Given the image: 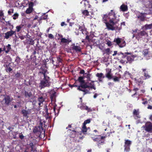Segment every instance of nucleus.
Wrapping results in <instances>:
<instances>
[{
    "mask_svg": "<svg viewBox=\"0 0 152 152\" xmlns=\"http://www.w3.org/2000/svg\"><path fill=\"white\" fill-rule=\"evenodd\" d=\"M84 77L80 76L77 80L80 83V86L77 88V90L83 92L84 95L86 94H90V89H93L96 90V89L94 84H92L91 83L85 82L84 80Z\"/></svg>",
    "mask_w": 152,
    "mask_h": 152,
    "instance_id": "nucleus-1",
    "label": "nucleus"
},
{
    "mask_svg": "<svg viewBox=\"0 0 152 152\" xmlns=\"http://www.w3.org/2000/svg\"><path fill=\"white\" fill-rule=\"evenodd\" d=\"M118 55H121L122 59L120 62L122 64H131L134 61V56L133 55H132L130 53H123L120 52L118 53Z\"/></svg>",
    "mask_w": 152,
    "mask_h": 152,
    "instance_id": "nucleus-2",
    "label": "nucleus"
},
{
    "mask_svg": "<svg viewBox=\"0 0 152 152\" xmlns=\"http://www.w3.org/2000/svg\"><path fill=\"white\" fill-rule=\"evenodd\" d=\"M109 19V16L108 15L106 14L103 15L102 16V21L105 23L107 28L108 30L114 31L115 30V28H118L117 27H115L114 26V24L115 21L113 20L109 19L108 22L107 21L108 19Z\"/></svg>",
    "mask_w": 152,
    "mask_h": 152,
    "instance_id": "nucleus-3",
    "label": "nucleus"
},
{
    "mask_svg": "<svg viewBox=\"0 0 152 152\" xmlns=\"http://www.w3.org/2000/svg\"><path fill=\"white\" fill-rule=\"evenodd\" d=\"M50 77L48 76H44V77L40 81L39 86L41 89L46 87H49L50 84Z\"/></svg>",
    "mask_w": 152,
    "mask_h": 152,
    "instance_id": "nucleus-4",
    "label": "nucleus"
},
{
    "mask_svg": "<svg viewBox=\"0 0 152 152\" xmlns=\"http://www.w3.org/2000/svg\"><path fill=\"white\" fill-rule=\"evenodd\" d=\"M12 98L9 95H6L1 102V104L6 106H9L12 100Z\"/></svg>",
    "mask_w": 152,
    "mask_h": 152,
    "instance_id": "nucleus-5",
    "label": "nucleus"
},
{
    "mask_svg": "<svg viewBox=\"0 0 152 152\" xmlns=\"http://www.w3.org/2000/svg\"><path fill=\"white\" fill-rule=\"evenodd\" d=\"M46 127V126L41 121L39 126L38 127H35L33 129V132L34 133L40 134L41 131L44 130L43 127Z\"/></svg>",
    "mask_w": 152,
    "mask_h": 152,
    "instance_id": "nucleus-6",
    "label": "nucleus"
},
{
    "mask_svg": "<svg viewBox=\"0 0 152 152\" xmlns=\"http://www.w3.org/2000/svg\"><path fill=\"white\" fill-rule=\"evenodd\" d=\"M108 15L109 16V19H113V20L115 21L114 23H115L114 24V26L115 25L118 23L119 20L116 19L115 13L113 10H111L109 12Z\"/></svg>",
    "mask_w": 152,
    "mask_h": 152,
    "instance_id": "nucleus-7",
    "label": "nucleus"
},
{
    "mask_svg": "<svg viewBox=\"0 0 152 152\" xmlns=\"http://www.w3.org/2000/svg\"><path fill=\"white\" fill-rule=\"evenodd\" d=\"M143 127L147 132L149 133L152 132V123L150 122H147Z\"/></svg>",
    "mask_w": 152,
    "mask_h": 152,
    "instance_id": "nucleus-8",
    "label": "nucleus"
},
{
    "mask_svg": "<svg viewBox=\"0 0 152 152\" xmlns=\"http://www.w3.org/2000/svg\"><path fill=\"white\" fill-rule=\"evenodd\" d=\"M58 35L60 38H61V43L68 45L69 43L72 42V40L70 38L66 39L65 38H63L62 35L59 34H58Z\"/></svg>",
    "mask_w": 152,
    "mask_h": 152,
    "instance_id": "nucleus-9",
    "label": "nucleus"
},
{
    "mask_svg": "<svg viewBox=\"0 0 152 152\" xmlns=\"http://www.w3.org/2000/svg\"><path fill=\"white\" fill-rule=\"evenodd\" d=\"M34 5V3L31 1H28V7L26 11V13L27 14H29L31 13L34 10L33 7Z\"/></svg>",
    "mask_w": 152,
    "mask_h": 152,
    "instance_id": "nucleus-10",
    "label": "nucleus"
},
{
    "mask_svg": "<svg viewBox=\"0 0 152 152\" xmlns=\"http://www.w3.org/2000/svg\"><path fill=\"white\" fill-rule=\"evenodd\" d=\"M78 107H79L81 110H85L87 111L88 112H90L92 111V110L90 108L86 106V104L82 102L77 105Z\"/></svg>",
    "mask_w": 152,
    "mask_h": 152,
    "instance_id": "nucleus-11",
    "label": "nucleus"
},
{
    "mask_svg": "<svg viewBox=\"0 0 152 152\" xmlns=\"http://www.w3.org/2000/svg\"><path fill=\"white\" fill-rule=\"evenodd\" d=\"M33 111V109H28L27 110L23 109L21 110V113L24 117L28 118L29 117L28 115L31 114Z\"/></svg>",
    "mask_w": 152,
    "mask_h": 152,
    "instance_id": "nucleus-12",
    "label": "nucleus"
},
{
    "mask_svg": "<svg viewBox=\"0 0 152 152\" xmlns=\"http://www.w3.org/2000/svg\"><path fill=\"white\" fill-rule=\"evenodd\" d=\"M125 145H124V150L125 152H128L129 151L130 145L131 144V141L129 140H125Z\"/></svg>",
    "mask_w": 152,
    "mask_h": 152,
    "instance_id": "nucleus-13",
    "label": "nucleus"
},
{
    "mask_svg": "<svg viewBox=\"0 0 152 152\" xmlns=\"http://www.w3.org/2000/svg\"><path fill=\"white\" fill-rule=\"evenodd\" d=\"M106 74H105V77L109 80H111L113 79V75L112 73L111 69H106Z\"/></svg>",
    "mask_w": 152,
    "mask_h": 152,
    "instance_id": "nucleus-14",
    "label": "nucleus"
},
{
    "mask_svg": "<svg viewBox=\"0 0 152 152\" xmlns=\"http://www.w3.org/2000/svg\"><path fill=\"white\" fill-rule=\"evenodd\" d=\"M14 34L15 36H16L15 31L11 30L10 31H8L5 34V38L6 39H8L10 37H12Z\"/></svg>",
    "mask_w": 152,
    "mask_h": 152,
    "instance_id": "nucleus-15",
    "label": "nucleus"
},
{
    "mask_svg": "<svg viewBox=\"0 0 152 152\" xmlns=\"http://www.w3.org/2000/svg\"><path fill=\"white\" fill-rule=\"evenodd\" d=\"M146 14L145 13H140V14L137 15V18L140 21H144L145 20Z\"/></svg>",
    "mask_w": 152,
    "mask_h": 152,
    "instance_id": "nucleus-16",
    "label": "nucleus"
},
{
    "mask_svg": "<svg viewBox=\"0 0 152 152\" xmlns=\"http://www.w3.org/2000/svg\"><path fill=\"white\" fill-rule=\"evenodd\" d=\"M113 42H115L116 43V44L118 45L120 48L123 47L125 45L124 41V42L123 44L124 45L120 44L121 42V39L119 38H115L114 39Z\"/></svg>",
    "mask_w": 152,
    "mask_h": 152,
    "instance_id": "nucleus-17",
    "label": "nucleus"
},
{
    "mask_svg": "<svg viewBox=\"0 0 152 152\" xmlns=\"http://www.w3.org/2000/svg\"><path fill=\"white\" fill-rule=\"evenodd\" d=\"M72 50H75L76 52H81V49L80 46L75 45L74 43L72 44Z\"/></svg>",
    "mask_w": 152,
    "mask_h": 152,
    "instance_id": "nucleus-18",
    "label": "nucleus"
},
{
    "mask_svg": "<svg viewBox=\"0 0 152 152\" xmlns=\"http://www.w3.org/2000/svg\"><path fill=\"white\" fill-rule=\"evenodd\" d=\"M45 98L42 96H40L38 97L37 100L39 102L38 104L39 107L42 106L43 102L45 101Z\"/></svg>",
    "mask_w": 152,
    "mask_h": 152,
    "instance_id": "nucleus-19",
    "label": "nucleus"
},
{
    "mask_svg": "<svg viewBox=\"0 0 152 152\" xmlns=\"http://www.w3.org/2000/svg\"><path fill=\"white\" fill-rule=\"evenodd\" d=\"M67 132L70 133L69 136L71 137L74 138L76 137L77 132L75 130L69 129L67 131Z\"/></svg>",
    "mask_w": 152,
    "mask_h": 152,
    "instance_id": "nucleus-20",
    "label": "nucleus"
},
{
    "mask_svg": "<svg viewBox=\"0 0 152 152\" xmlns=\"http://www.w3.org/2000/svg\"><path fill=\"white\" fill-rule=\"evenodd\" d=\"M105 138V136H101V135H98L96 136V137L95 138L92 137V139L94 141L98 142L99 140L104 139Z\"/></svg>",
    "mask_w": 152,
    "mask_h": 152,
    "instance_id": "nucleus-21",
    "label": "nucleus"
},
{
    "mask_svg": "<svg viewBox=\"0 0 152 152\" xmlns=\"http://www.w3.org/2000/svg\"><path fill=\"white\" fill-rule=\"evenodd\" d=\"M152 28V23L149 24H146L144 26H142L141 29L146 30L148 29H151Z\"/></svg>",
    "mask_w": 152,
    "mask_h": 152,
    "instance_id": "nucleus-22",
    "label": "nucleus"
},
{
    "mask_svg": "<svg viewBox=\"0 0 152 152\" xmlns=\"http://www.w3.org/2000/svg\"><path fill=\"white\" fill-rule=\"evenodd\" d=\"M147 33L144 31H141L138 32L136 36L137 37L141 38L143 36H145V34H147Z\"/></svg>",
    "mask_w": 152,
    "mask_h": 152,
    "instance_id": "nucleus-23",
    "label": "nucleus"
},
{
    "mask_svg": "<svg viewBox=\"0 0 152 152\" xmlns=\"http://www.w3.org/2000/svg\"><path fill=\"white\" fill-rule=\"evenodd\" d=\"M84 77L86 78L87 79V81H91V74L89 73V72L88 71V73H85Z\"/></svg>",
    "mask_w": 152,
    "mask_h": 152,
    "instance_id": "nucleus-24",
    "label": "nucleus"
},
{
    "mask_svg": "<svg viewBox=\"0 0 152 152\" xmlns=\"http://www.w3.org/2000/svg\"><path fill=\"white\" fill-rule=\"evenodd\" d=\"M120 9L122 11L125 12L128 10V7L126 5L123 4L121 6Z\"/></svg>",
    "mask_w": 152,
    "mask_h": 152,
    "instance_id": "nucleus-25",
    "label": "nucleus"
},
{
    "mask_svg": "<svg viewBox=\"0 0 152 152\" xmlns=\"http://www.w3.org/2000/svg\"><path fill=\"white\" fill-rule=\"evenodd\" d=\"M29 145L31 148V151H34L36 150V148H35V145L33 143L30 142L29 144Z\"/></svg>",
    "mask_w": 152,
    "mask_h": 152,
    "instance_id": "nucleus-26",
    "label": "nucleus"
},
{
    "mask_svg": "<svg viewBox=\"0 0 152 152\" xmlns=\"http://www.w3.org/2000/svg\"><path fill=\"white\" fill-rule=\"evenodd\" d=\"M41 69L42 71L40 72V73L42 74L43 75V76H48L46 74V73L47 72V70L45 67H42L41 68Z\"/></svg>",
    "mask_w": 152,
    "mask_h": 152,
    "instance_id": "nucleus-27",
    "label": "nucleus"
},
{
    "mask_svg": "<svg viewBox=\"0 0 152 152\" xmlns=\"http://www.w3.org/2000/svg\"><path fill=\"white\" fill-rule=\"evenodd\" d=\"M143 72L144 73V76L145 77V79H148L149 78L150 76L148 74V72L146 71V69H142Z\"/></svg>",
    "mask_w": 152,
    "mask_h": 152,
    "instance_id": "nucleus-28",
    "label": "nucleus"
},
{
    "mask_svg": "<svg viewBox=\"0 0 152 152\" xmlns=\"http://www.w3.org/2000/svg\"><path fill=\"white\" fill-rule=\"evenodd\" d=\"M96 76L98 77V79H101L104 78V76L103 75V74L102 73H97L96 74Z\"/></svg>",
    "mask_w": 152,
    "mask_h": 152,
    "instance_id": "nucleus-29",
    "label": "nucleus"
},
{
    "mask_svg": "<svg viewBox=\"0 0 152 152\" xmlns=\"http://www.w3.org/2000/svg\"><path fill=\"white\" fill-rule=\"evenodd\" d=\"M23 25L21 24L20 25L16 27V31H15L17 32H19L20 31L21 29L23 28Z\"/></svg>",
    "mask_w": 152,
    "mask_h": 152,
    "instance_id": "nucleus-30",
    "label": "nucleus"
},
{
    "mask_svg": "<svg viewBox=\"0 0 152 152\" xmlns=\"http://www.w3.org/2000/svg\"><path fill=\"white\" fill-rule=\"evenodd\" d=\"M104 139L99 140L98 142L97 145L99 148H100L101 145H102L104 143Z\"/></svg>",
    "mask_w": 152,
    "mask_h": 152,
    "instance_id": "nucleus-31",
    "label": "nucleus"
},
{
    "mask_svg": "<svg viewBox=\"0 0 152 152\" xmlns=\"http://www.w3.org/2000/svg\"><path fill=\"white\" fill-rule=\"evenodd\" d=\"M32 96V94L31 92H28L26 91L25 92V96L26 97H30Z\"/></svg>",
    "mask_w": 152,
    "mask_h": 152,
    "instance_id": "nucleus-32",
    "label": "nucleus"
},
{
    "mask_svg": "<svg viewBox=\"0 0 152 152\" xmlns=\"http://www.w3.org/2000/svg\"><path fill=\"white\" fill-rule=\"evenodd\" d=\"M56 93L55 92H54L50 96V98L52 101L56 98Z\"/></svg>",
    "mask_w": 152,
    "mask_h": 152,
    "instance_id": "nucleus-33",
    "label": "nucleus"
},
{
    "mask_svg": "<svg viewBox=\"0 0 152 152\" xmlns=\"http://www.w3.org/2000/svg\"><path fill=\"white\" fill-rule=\"evenodd\" d=\"M89 128H88L87 129L86 125H83V126L82 128V132L84 133V134H85L87 132L88 129Z\"/></svg>",
    "mask_w": 152,
    "mask_h": 152,
    "instance_id": "nucleus-34",
    "label": "nucleus"
},
{
    "mask_svg": "<svg viewBox=\"0 0 152 152\" xmlns=\"http://www.w3.org/2000/svg\"><path fill=\"white\" fill-rule=\"evenodd\" d=\"M6 48H7V50L5 51V53H7L10 52L11 49L10 45L8 44L6 47Z\"/></svg>",
    "mask_w": 152,
    "mask_h": 152,
    "instance_id": "nucleus-35",
    "label": "nucleus"
},
{
    "mask_svg": "<svg viewBox=\"0 0 152 152\" xmlns=\"http://www.w3.org/2000/svg\"><path fill=\"white\" fill-rule=\"evenodd\" d=\"M57 106V105L56 104L54 105H53V111L55 113V115H58V114L59 112V109L57 110V113H56V107Z\"/></svg>",
    "mask_w": 152,
    "mask_h": 152,
    "instance_id": "nucleus-36",
    "label": "nucleus"
},
{
    "mask_svg": "<svg viewBox=\"0 0 152 152\" xmlns=\"http://www.w3.org/2000/svg\"><path fill=\"white\" fill-rule=\"evenodd\" d=\"M82 13L86 16H88L89 15V12L87 10H85L82 12Z\"/></svg>",
    "mask_w": 152,
    "mask_h": 152,
    "instance_id": "nucleus-37",
    "label": "nucleus"
},
{
    "mask_svg": "<svg viewBox=\"0 0 152 152\" xmlns=\"http://www.w3.org/2000/svg\"><path fill=\"white\" fill-rule=\"evenodd\" d=\"M91 122V120L90 119H87L86 120L84 121V123L83 124V125L86 126V124H89Z\"/></svg>",
    "mask_w": 152,
    "mask_h": 152,
    "instance_id": "nucleus-38",
    "label": "nucleus"
},
{
    "mask_svg": "<svg viewBox=\"0 0 152 152\" xmlns=\"http://www.w3.org/2000/svg\"><path fill=\"white\" fill-rule=\"evenodd\" d=\"M133 114L134 115H136L138 117V115H139V113L138 111L137 110L135 109H134L133 110Z\"/></svg>",
    "mask_w": 152,
    "mask_h": 152,
    "instance_id": "nucleus-39",
    "label": "nucleus"
},
{
    "mask_svg": "<svg viewBox=\"0 0 152 152\" xmlns=\"http://www.w3.org/2000/svg\"><path fill=\"white\" fill-rule=\"evenodd\" d=\"M48 15L44 14V15L42 16L41 18V20H45L47 18Z\"/></svg>",
    "mask_w": 152,
    "mask_h": 152,
    "instance_id": "nucleus-40",
    "label": "nucleus"
},
{
    "mask_svg": "<svg viewBox=\"0 0 152 152\" xmlns=\"http://www.w3.org/2000/svg\"><path fill=\"white\" fill-rule=\"evenodd\" d=\"M142 101H143V102H142V104L145 105L148 104V102L146 100V99H142Z\"/></svg>",
    "mask_w": 152,
    "mask_h": 152,
    "instance_id": "nucleus-41",
    "label": "nucleus"
},
{
    "mask_svg": "<svg viewBox=\"0 0 152 152\" xmlns=\"http://www.w3.org/2000/svg\"><path fill=\"white\" fill-rule=\"evenodd\" d=\"M18 16V13H15L13 16V19L15 20L17 19Z\"/></svg>",
    "mask_w": 152,
    "mask_h": 152,
    "instance_id": "nucleus-42",
    "label": "nucleus"
},
{
    "mask_svg": "<svg viewBox=\"0 0 152 152\" xmlns=\"http://www.w3.org/2000/svg\"><path fill=\"white\" fill-rule=\"evenodd\" d=\"M113 81L114 82H116V81H119V78L116 76H115V77H113Z\"/></svg>",
    "mask_w": 152,
    "mask_h": 152,
    "instance_id": "nucleus-43",
    "label": "nucleus"
},
{
    "mask_svg": "<svg viewBox=\"0 0 152 152\" xmlns=\"http://www.w3.org/2000/svg\"><path fill=\"white\" fill-rule=\"evenodd\" d=\"M108 46H111L112 45V42L110 40H108L106 43Z\"/></svg>",
    "mask_w": 152,
    "mask_h": 152,
    "instance_id": "nucleus-44",
    "label": "nucleus"
},
{
    "mask_svg": "<svg viewBox=\"0 0 152 152\" xmlns=\"http://www.w3.org/2000/svg\"><path fill=\"white\" fill-rule=\"evenodd\" d=\"M21 75V74L20 73L17 72L15 75V76L17 78L20 77Z\"/></svg>",
    "mask_w": 152,
    "mask_h": 152,
    "instance_id": "nucleus-45",
    "label": "nucleus"
},
{
    "mask_svg": "<svg viewBox=\"0 0 152 152\" xmlns=\"http://www.w3.org/2000/svg\"><path fill=\"white\" fill-rule=\"evenodd\" d=\"M12 70V69L10 67H8L7 66V68L6 69V71L7 72H10Z\"/></svg>",
    "mask_w": 152,
    "mask_h": 152,
    "instance_id": "nucleus-46",
    "label": "nucleus"
},
{
    "mask_svg": "<svg viewBox=\"0 0 152 152\" xmlns=\"http://www.w3.org/2000/svg\"><path fill=\"white\" fill-rule=\"evenodd\" d=\"M48 37L49 38L51 39H53L54 38V37L53 35L51 34H48Z\"/></svg>",
    "mask_w": 152,
    "mask_h": 152,
    "instance_id": "nucleus-47",
    "label": "nucleus"
},
{
    "mask_svg": "<svg viewBox=\"0 0 152 152\" xmlns=\"http://www.w3.org/2000/svg\"><path fill=\"white\" fill-rule=\"evenodd\" d=\"M57 61L58 62V63H59L62 62V59L60 57H58L57 58Z\"/></svg>",
    "mask_w": 152,
    "mask_h": 152,
    "instance_id": "nucleus-48",
    "label": "nucleus"
},
{
    "mask_svg": "<svg viewBox=\"0 0 152 152\" xmlns=\"http://www.w3.org/2000/svg\"><path fill=\"white\" fill-rule=\"evenodd\" d=\"M45 112L46 113L47 115L48 116L49 115V113H48V108H47V106L46 105H45Z\"/></svg>",
    "mask_w": 152,
    "mask_h": 152,
    "instance_id": "nucleus-49",
    "label": "nucleus"
},
{
    "mask_svg": "<svg viewBox=\"0 0 152 152\" xmlns=\"http://www.w3.org/2000/svg\"><path fill=\"white\" fill-rule=\"evenodd\" d=\"M110 51V49L109 48H107L105 50L106 53L107 54H109Z\"/></svg>",
    "mask_w": 152,
    "mask_h": 152,
    "instance_id": "nucleus-50",
    "label": "nucleus"
},
{
    "mask_svg": "<svg viewBox=\"0 0 152 152\" xmlns=\"http://www.w3.org/2000/svg\"><path fill=\"white\" fill-rule=\"evenodd\" d=\"M145 152H152V150L148 148L145 150Z\"/></svg>",
    "mask_w": 152,
    "mask_h": 152,
    "instance_id": "nucleus-51",
    "label": "nucleus"
},
{
    "mask_svg": "<svg viewBox=\"0 0 152 152\" xmlns=\"http://www.w3.org/2000/svg\"><path fill=\"white\" fill-rule=\"evenodd\" d=\"M13 9H11L8 11V13L9 15H11V13H13Z\"/></svg>",
    "mask_w": 152,
    "mask_h": 152,
    "instance_id": "nucleus-52",
    "label": "nucleus"
},
{
    "mask_svg": "<svg viewBox=\"0 0 152 152\" xmlns=\"http://www.w3.org/2000/svg\"><path fill=\"white\" fill-rule=\"evenodd\" d=\"M4 13L2 10H0V17L4 16Z\"/></svg>",
    "mask_w": 152,
    "mask_h": 152,
    "instance_id": "nucleus-53",
    "label": "nucleus"
},
{
    "mask_svg": "<svg viewBox=\"0 0 152 152\" xmlns=\"http://www.w3.org/2000/svg\"><path fill=\"white\" fill-rule=\"evenodd\" d=\"M130 73L126 71L124 73V76H126L127 75H129Z\"/></svg>",
    "mask_w": 152,
    "mask_h": 152,
    "instance_id": "nucleus-54",
    "label": "nucleus"
},
{
    "mask_svg": "<svg viewBox=\"0 0 152 152\" xmlns=\"http://www.w3.org/2000/svg\"><path fill=\"white\" fill-rule=\"evenodd\" d=\"M114 26L115 27H118V28H115V29H117V30H120L121 29V27H118V26H116V25H114Z\"/></svg>",
    "mask_w": 152,
    "mask_h": 152,
    "instance_id": "nucleus-55",
    "label": "nucleus"
},
{
    "mask_svg": "<svg viewBox=\"0 0 152 152\" xmlns=\"http://www.w3.org/2000/svg\"><path fill=\"white\" fill-rule=\"evenodd\" d=\"M80 74H83L85 75V71L84 70H81L80 72Z\"/></svg>",
    "mask_w": 152,
    "mask_h": 152,
    "instance_id": "nucleus-56",
    "label": "nucleus"
},
{
    "mask_svg": "<svg viewBox=\"0 0 152 152\" xmlns=\"http://www.w3.org/2000/svg\"><path fill=\"white\" fill-rule=\"evenodd\" d=\"M24 136L23 134L20 135H19V137L21 139L23 140L24 138Z\"/></svg>",
    "mask_w": 152,
    "mask_h": 152,
    "instance_id": "nucleus-57",
    "label": "nucleus"
},
{
    "mask_svg": "<svg viewBox=\"0 0 152 152\" xmlns=\"http://www.w3.org/2000/svg\"><path fill=\"white\" fill-rule=\"evenodd\" d=\"M61 26H64V25H65V26L67 25V24H66L65 23V22H62L61 23Z\"/></svg>",
    "mask_w": 152,
    "mask_h": 152,
    "instance_id": "nucleus-58",
    "label": "nucleus"
},
{
    "mask_svg": "<svg viewBox=\"0 0 152 152\" xmlns=\"http://www.w3.org/2000/svg\"><path fill=\"white\" fill-rule=\"evenodd\" d=\"M86 39L88 40V41H90V39L89 38V36L88 35H87L86 36Z\"/></svg>",
    "mask_w": 152,
    "mask_h": 152,
    "instance_id": "nucleus-59",
    "label": "nucleus"
},
{
    "mask_svg": "<svg viewBox=\"0 0 152 152\" xmlns=\"http://www.w3.org/2000/svg\"><path fill=\"white\" fill-rule=\"evenodd\" d=\"M26 37L27 38L29 39H31V36L30 35L28 34H27L26 35Z\"/></svg>",
    "mask_w": 152,
    "mask_h": 152,
    "instance_id": "nucleus-60",
    "label": "nucleus"
},
{
    "mask_svg": "<svg viewBox=\"0 0 152 152\" xmlns=\"http://www.w3.org/2000/svg\"><path fill=\"white\" fill-rule=\"evenodd\" d=\"M75 82L74 83V84L73 85H69V86L71 87H72L74 86H77V87H78V86L77 85H75Z\"/></svg>",
    "mask_w": 152,
    "mask_h": 152,
    "instance_id": "nucleus-61",
    "label": "nucleus"
},
{
    "mask_svg": "<svg viewBox=\"0 0 152 152\" xmlns=\"http://www.w3.org/2000/svg\"><path fill=\"white\" fill-rule=\"evenodd\" d=\"M117 51H114V53L112 55L113 56H114L116 55L117 54Z\"/></svg>",
    "mask_w": 152,
    "mask_h": 152,
    "instance_id": "nucleus-62",
    "label": "nucleus"
},
{
    "mask_svg": "<svg viewBox=\"0 0 152 152\" xmlns=\"http://www.w3.org/2000/svg\"><path fill=\"white\" fill-rule=\"evenodd\" d=\"M137 29H136L134 30H132V34H134V33H136L137 32Z\"/></svg>",
    "mask_w": 152,
    "mask_h": 152,
    "instance_id": "nucleus-63",
    "label": "nucleus"
},
{
    "mask_svg": "<svg viewBox=\"0 0 152 152\" xmlns=\"http://www.w3.org/2000/svg\"><path fill=\"white\" fill-rule=\"evenodd\" d=\"M148 109H152V106L150 105H148L147 107Z\"/></svg>",
    "mask_w": 152,
    "mask_h": 152,
    "instance_id": "nucleus-64",
    "label": "nucleus"
}]
</instances>
